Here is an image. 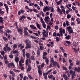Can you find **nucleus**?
<instances>
[{
  "label": "nucleus",
  "instance_id": "nucleus-45",
  "mask_svg": "<svg viewBox=\"0 0 80 80\" xmlns=\"http://www.w3.org/2000/svg\"><path fill=\"white\" fill-rule=\"evenodd\" d=\"M7 49L8 52H10V50H11V48L9 47H8Z\"/></svg>",
  "mask_w": 80,
  "mask_h": 80
},
{
  "label": "nucleus",
  "instance_id": "nucleus-57",
  "mask_svg": "<svg viewBox=\"0 0 80 80\" xmlns=\"http://www.w3.org/2000/svg\"><path fill=\"white\" fill-rule=\"evenodd\" d=\"M57 10L58 12H60L61 11V10L59 8H57Z\"/></svg>",
  "mask_w": 80,
  "mask_h": 80
},
{
  "label": "nucleus",
  "instance_id": "nucleus-6",
  "mask_svg": "<svg viewBox=\"0 0 80 80\" xmlns=\"http://www.w3.org/2000/svg\"><path fill=\"white\" fill-rule=\"evenodd\" d=\"M69 73L72 76L73 75L74 76H76V75H75V72L73 71L72 70H70L69 71Z\"/></svg>",
  "mask_w": 80,
  "mask_h": 80
},
{
  "label": "nucleus",
  "instance_id": "nucleus-41",
  "mask_svg": "<svg viewBox=\"0 0 80 80\" xmlns=\"http://www.w3.org/2000/svg\"><path fill=\"white\" fill-rule=\"evenodd\" d=\"M59 40L60 39L58 38V37H57L56 38V42H59Z\"/></svg>",
  "mask_w": 80,
  "mask_h": 80
},
{
  "label": "nucleus",
  "instance_id": "nucleus-44",
  "mask_svg": "<svg viewBox=\"0 0 80 80\" xmlns=\"http://www.w3.org/2000/svg\"><path fill=\"white\" fill-rule=\"evenodd\" d=\"M39 5L40 6H41V7H43V2H42L40 1Z\"/></svg>",
  "mask_w": 80,
  "mask_h": 80
},
{
  "label": "nucleus",
  "instance_id": "nucleus-40",
  "mask_svg": "<svg viewBox=\"0 0 80 80\" xmlns=\"http://www.w3.org/2000/svg\"><path fill=\"white\" fill-rule=\"evenodd\" d=\"M30 38H31L32 39H36V37L35 36H30Z\"/></svg>",
  "mask_w": 80,
  "mask_h": 80
},
{
  "label": "nucleus",
  "instance_id": "nucleus-1",
  "mask_svg": "<svg viewBox=\"0 0 80 80\" xmlns=\"http://www.w3.org/2000/svg\"><path fill=\"white\" fill-rule=\"evenodd\" d=\"M50 8L49 6H47L43 8V11L44 12H47V11L50 10Z\"/></svg>",
  "mask_w": 80,
  "mask_h": 80
},
{
  "label": "nucleus",
  "instance_id": "nucleus-52",
  "mask_svg": "<svg viewBox=\"0 0 80 80\" xmlns=\"http://www.w3.org/2000/svg\"><path fill=\"white\" fill-rule=\"evenodd\" d=\"M62 68H63V70H67V68H66L65 67H62Z\"/></svg>",
  "mask_w": 80,
  "mask_h": 80
},
{
  "label": "nucleus",
  "instance_id": "nucleus-16",
  "mask_svg": "<svg viewBox=\"0 0 80 80\" xmlns=\"http://www.w3.org/2000/svg\"><path fill=\"white\" fill-rule=\"evenodd\" d=\"M3 21H4V20L3 18L2 17H0V23H3Z\"/></svg>",
  "mask_w": 80,
  "mask_h": 80
},
{
  "label": "nucleus",
  "instance_id": "nucleus-53",
  "mask_svg": "<svg viewBox=\"0 0 80 80\" xmlns=\"http://www.w3.org/2000/svg\"><path fill=\"white\" fill-rule=\"evenodd\" d=\"M9 57L10 58H13V56L12 54H11L9 56Z\"/></svg>",
  "mask_w": 80,
  "mask_h": 80
},
{
  "label": "nucleus",
  "instance_id": "nucleus-60",
  "mask_svg": "<svg viewBox=\"0 0 80 80\" xmlns=\"http://www.w3.org/2000/svg\"><path fill=\"white\" fill-rule=\"evenodd\" d=\"M53 77V76L52 75H50V76H48V77L49 78H52V77Z\"/></svg>",
  "mask_w": 80,
  "mask_h": 80
},
{
  "label": "nucleus",
  "instance_id": "nucleus-61",
  "mask_svg": "<svg viewBox=\"0 0 80 80\" xmlns=\"http://www.w3.org/2000/svg\"><path fill=\"white\" fill-rule=\"evenodd\" d=\"M76 5H78V6H79V5H80V3L78 2H76Z\"/></svg>",
  "mask_w": 80,
  "mask_h": 80
},
{
  "label": "nucleus",
  "instance_id": "nucleus-11",
  "mask_svg": "<svg viewBox=\"0 0 80 80\" xmlns=\"http://www.w3.org/2000/svg\"><path fill=\"white\" fill-rule=\"evenodd\" d=\"M36 26L37 28L39 29V30H41V29H42V27H40V24H38V22H36Z\"/></svg>",
  "mask_w": 80,
  "mask_h": 80
},
{
  "label": "nucleus",
  "instance_id": "nucleus-20",
  "mask_svg": "<svg viewBox=\"0 0 80 80\" xmlns=\"http://www.w3.org/2000/svg\"><path fill=\"white\" fill-rule=\"evenodd\" d=\"M0 53H1L2 55H3V57H4V54H5V52L4 51H0Z\"/></svg>",
  "mask_w": 80,
  "mask_h": 80
},
{
  "label": "nucleus",
  "instance_id": "nucleus-51",
  "mask_svg": "<svg viewBox=\"0 0 80 80\" xmlns=\"http://www.w3.org/2000/svg\"><path fill=\"white\" fill-rule=\"evenodd\" d=\"M24 30L23 31H27V30H28V28H25L24 27Z\"/></svg>",
  "mask_w": 80,
  "mask_h": 80
},
{
  "label": "nucleus",
  "instance_id": "nucleus-22",
  "mask_svg": "<svg viewBox=\"0 0 80 80\" xmlns=\"http://www.w3.org/2000/svg\"><path fill=\"white\" fill-rule=\"evenodd\" d=\"M58 64L57 62L54 61V62H52V65L54 66V67H56V65Z\"/></svg>",
  "mask_w": 80,
  "mask_h": 80
},
{
  "label": "nucleus",
  "instance_id": "nucleus-36",
  "mask_svg": "<svg viewBox=\"0 0 80 80\" xmlns=\"http://www.w3.org/2000/svg\"><path fill=\"white\" fill-rule=\"evenodd\" d=\"M26 57L27 58H30V53H27L26 54Z\"/></svg>",
  "mask_w": 80,
  "mask_h": 80
},
{
  "label": "nucleus",
  "instance_id": "nucleus-5",
  "mask_svg": "<svg viewBox=\"0 0 80 80\" xmlns=\"http://www.w3.org/2000/svg\"><path fill=\"white\" fill-rule=\"evenodd\" d=\"M13 66V67H15V64L13 63H9L8 64L7 67H9V68H10V67H12Z\"/></svg>",
  "mask_w": 80,
  "mask_h": 80
},
{
  "label": "nucleus",
  "instance_id": "nucleus-47",
  "mask_svg": "<svg viewBox=\"0 0 80 80\" xmlns=\"http://www.w3.org/2000/svg\"><path fill=\"white\" fill-rule=\"evenodd\" d=\"M60 49L61 50H62V51L63 53H64V52H65V50H64V49H63V48H62V47L60 48Z\"/></svg>",
  "mask_w": 80,
  "mask_h": 80
},
{
  "label": "nucleus",
  "instance_id": "nucleus-28",
  "mask_svg": "<svg viewBox=\"0 0 80 80\" xmlns=\"http://www.w3.org/2000/svg\"><path fill=\"white\" fill-rule=\"evenodd\" d=\"M19 64L20 67H23V65H22V62L21 61H19Z\"/></svg>",
  "mask_w": 80,
  "mask_h": 80
},
{
  "label": "nucleus",
  "instance_id": "nucleus-59",
  "mask_svg": "<svg viewBox=\"0 0 80 80\" xmlns=\"http://www.w3.org/2000/svg\"><path fill=\"white\" fill-rule=\"evenodd\" d=\"M9 73L10 74H11V75H12L14 73V72H13V71L11 70L10 71Z\"/></svg>",
  "mask_w": 80,
  "mask_h": 80
},
{
  "label": "nucleus",
  "instance_id": "nucleus-62",
  "mask_svg": "<svg viewBox=\"0 0 80 80\" xmlns=\"http://www.w3.org/2000/svg\"><path fill=\"white\" fill-rule=\"evenodd\" d=\"M63 55L65 57H67V54L66 53H64L63 54Z\"/></svg>",
  "mask_w": 80,
  "mask_h": 80
},
{
  "label": "nucleus",
  "instance_id": "nucleus-21",
  "mask_svg": "<svg viewBox=\"0 0 80 80\" xmlns=\"http://www.w3.org/2000/svg\"><path fill=\"white\" fill-rule=\"evenodd\" d=\"M71 37V36H70V35H68L65 38H66V39H67V40H69V39Z\"/></svg>",
  "mask_w": 80,
  "mask_h": 80
},
{
  "label": "nucleus",
  "instance_id": "nucleus-48",
  "mask_svg": "<svg viewBox=\"0 0 80 80\" xmlns=\"http://www.w3.org/2000/svg\"><path fill=\"white\" fill-rule=\"evenodd\" d=\"M53 36L54 37H57V33L56 32H54L53 33Z\"/></svg>",
  "mask_w": 80,
  "mask_h": 80
},
{
  "label": "nucleus",
  "instance_id": "nucleus-12",
  "mask_svg": "<svg viewBox=\"0 0 80 80\" xmlns=\"http://www.w3.org/2000/svg\"><path fill=\"white\" fill-rule=\"evenodd\" d=\"M25 42L26 45H28L29 44L31 43V42L28 39L26 40Z\"/></svg>",
  "mask_w": 80,
  "mask_h": 80
},
{
  "label": "nucleus",
  "instance_id": "nucleus-55",
  "mask_svg": "<svg viewBox=\"0 0 80 80\" xmlns=\"http://www.w3.org/2000/svg\"><path fill=\"white\" fill-rule=\"evenodd\" d=\"M27 79H28V78L26 76H25L23 79V80H27Z\"/></svg>",
  "mask_w": 80,
  "mask_h": 80
},
{
  "label": "nucleus",
  "instance_id": "nucleus-4",
  "mask_svg": "<svg viewBox=\"0 0 80 80\" xmlns=\"http://www.w3.org/2000/svg\"><path fill=\"white\" fill-rule=\"evenodd\" d=\"M16 28L17 30L18 31V32H21L20 34L21 35H23V31L22 30V29H20V28H18V26H17Z\"/></svg>",
  "mask_w": 80,
  "mask_h": 80
},
{
  "label": "nucleus",
  "instance_id": "nucleus-15",
  "mask_svg": "<svg viewBox=\"0 0 80 80\" xmlns=\"http://www.w3.org/2000/svg\"><path fill=\"white\" fill-rule=\"evenodd\" d=\"M31 45L32 44L31 43L29 44V45H27V46H26L25 47L26 49H28V48H32V46H31Z\"/></svg>",
  "mask_w": 80,
  "mask_h": 80
},
{
  "label": "nucleus",
  "instance_id": "nucleus-3",
  "mask_svg": "<svg viewBox=\"0 0 80 80\" xmlns=\"http://www.w3.org/2000/svg\"><path fill=\"white\" fill-rule=\"evenodd\" d=\"M39 18L40 20V21H42L41 22V23H42L43 28H46V25H45V22L43 21V18H42L41 17V18Z\"/></svg>",
  "mask_w": 80,
  "mask_h": 80
},
{
  "label": "nucleus",
  "instance_id": "nucleus-64",
  "mask_svg": "<svg viewBox=\"0 0 80 80\" xmlns=\"http://www.w3.org/2000/svg\"><path fill=\"white\" fill-rule=\"evenodd\" d=\"M76 65H80V61L76 63Z\"/></svg>",
  "mask_w": 80,
  "mask_h": 80
},
{
  "label": "nucleus",
  "instance_id": "nucleus-10",
  "mask_svg": "<svg viewBox=\"0 0 80 80\" xmlns=\"http://www.w3.org/2000/svg\"><path fill=\"white\" fill-rule=\"evenodd\" d=\"M44 20L46 23H48L49 22V20H50V18L48 16L45 17Z\"/></svg>",
  "mask_w": 80,
  "mask_h": 80
},
{
  "label": "nucleus",
  "instance_id": "nucleus-23",
  "mask_svg": "<svg viewBox=\"0 0 80 80\" xmlns=\"http://www.w3.org/2000/svg\"><path fill=\"white\" fill-rule=\"evenodd\" d=\"M63 77L65 79H68V77L65 74H63Z\"/></svg>",
  "mask_w": 80,
  "mask_h": 80
},
{
  "label": "nucleus",
  "instance_id": "nucleus-34",
  "mask_svg": "<svg viewBox=\"0 0 80 80\" xmlns=\"http://www.w3.org/2000/svg\"><path fill=\"white\" fill-rule=\"evenodd\" d=\"M31 60H35V58H34V56H31Z\"/></svg>",
  "mask_w": 80,
  "mask_h": 80
},
{
  "label": "nucleus",
  "instance_id": "nucleus-30",
  "mask_svg": "<svg viewBox=\"0 0 80 80\" xmlns=\"http://www.w3.org/2000/svg\"><path fill=\"white\" fill-rule=\"evenodd\" d=\"M29 61V59H27L26 61V65H28V62Z\"/></svg>",
  "mask_w": 80,
  "mask_h": 80
},
{
  "label": "nucleus",
  "instance_id": "nucleus-33",
  "mask_svg": "<svg viewBox=\"0 0 80 80\" xmlns=\"http://www.w3.org/2000/svg\"><path fill=\"white\" fill-rule=\"evenodd\" d=\"M26 70L27 72H30V71L32 70V68H28Z\"/></svg>",
  "mask_w": 80,
  "mask_h": 80
},
{
  "label": "nucleus",
  "instance_id": "nucleus-54",
  "mask_svg": "<svg viewBox=\"0 0 80 80\" xmlns=\"http://www.w3.org/2000/svg\"><path fill=\"white\" fill-rule=\"evenodd\" d=\"M33 11L34 12H36V13H38V11H37V10L35 9H33Z\"/></svg>",
  "mask_w": 80,
  "mask_h": 80
},
{
  "label": "nucleus",
  "instance_id": "nucleus-46",
  "mask_svg": "<svg viewBox=\"0 0 80 80\" xmlns=\"http://www.w3.org/2000/svg\"><path fill=\"white\" fill-rule=\"evenodd\" d=\"M43 74V76L44 77H45V76H47V75H48V73H46V72L44 73Z\"/></svg>",
  "mask_w": 80,
  "mask_h": 80
},
{
  "label": "nucleus",
  "instance_id": "nucleus-8",
  "mask_svg": "<svg viewBox=\"0 0 80 80\" xmlns=\"http://www.w3.org/2000/svg\"><path fill=\"white\" fill-rule=\"evenodd\" d=\"M30 27L31 28L32 30H37V27H35L34 25H30Z\"/></svg>",
  "mask_w": 80,
  "mask_h": 80
},
{
  "label": "nucleus",
  "instance_id": "nucleus-38",
  "mask_svg": "<svg viewBox=\"0 0 80 80\" xmlns=\"http://www.w3.org/2000/svg\"><path fill=\"white\" fill-rule=\"evenodd\" d=\"M4 13V12L2 11V9H0V14H3Z\"/></svg>",
  "mask_w": 80,
  "mask_h": 80
},
{
  "label": "nucleus",
  "instance_id": "nucleus-7",
  "mask_svg": "<svg viewBox=\"0 0 80 80\" xmlns=\"http://www.w3.org/2000/svg\"><path fill=\"white\" fill-rule=\"evenodd\" d=\"M76 46H77V45L75 44V45H73L72 47V50L73 52H75V53H77V50L76 49L74 48V47H76Z\"/></svg>",
  "mask_w": 80,
  "mask_h": 80
},
{
  "label": "nucleus",
  "instance_id": "nucleus-14",
  "mask_svg": "<svg viewBox=\"0 0 80 80\" xmlns=\"http://www.w3.org/2000/svg\"><path fill=\"white\" fill-rule=\"evenodd\" d=\"M60 8H62V10L64 13H65V7L63 6H62L60 7Z\"/></svg>",
  "mask_w": 80,
  "mask_h": 80
},
{
  "label": "nucleus",
  "instance_id": "nucleus-35",
  "mask_svg": "<svg viewBox=\"0 0 80 80\" xmlns=\"http://www.w3.org/2000/svg\"><path fill=\"white\" fill-rule=\"evenodd\" d=\"M12 53L14 54H15V53H18V51H17L16 50L13 51L12 52Z\"/></svg>",
  "mask_w": 80,
  "mask_h": 80
},
{
  "label": "nucleus",
  "instance_id": "nucleus-39",
  "mask_svg": "<svg viewBox=\"0 0 80 80\" xmlns=\"http://www.w3.org/2000/svg\"><path fill=\"white\" fill-rule=\"evenodd\" d=\"M67 18L68 19H69V18H71V15L70 14H68L67 15Z\"/></svg>",
  "mask_w": 80,
  "mask_h": 80
},
{
  "label": "nucleus",
  "instance_id": "nucleus-29",
  "mask_svg": "<svg viewBox=\"0 0 80 80\" xmlns=\"http://www.w3.org/2000/svg\"><path fill=\"white\" fill-rule=\"evenodd\" d=\"M67 29L68 31H69L70 30L72 29V27H67Z\"/></svg>",
  "mask_w": 80,
  "mask_h": 80
},
{
  "label": "nucleus",
  "instance_id": "nucleus-58",
  "mask_svg": "<svg viewBox=\"0 0 80 80\" xmlns=\"http://www.w3.org/2000/svg\"><path fill=\"white\" fill-rule=\"evenodd\" d=\"M50 61H51V62H52V63L54 62V60H53V58H52L51 59Z\"/></svg>",
  "mask_w": 80,
  "mask_h": 80
},
{
  "label": "nucleus",
  "instance_id": "nucleus-37",
  "mask_svg": "<svg viewBox=\"0 0 80 80\" xmlns=\"http://www.w3.org/2000/svg\"><path fill=\"white\" fill-rule=\"evenodd\" d=\"M17 46H18V45L17 44H15L13 46V48H14V49H15V48H17Z\"/></svg>",
  "mask_w": 80,
  "mask_h": 80
},
{
  "label": "nucleus",
  "instance_id": "nucleus-42",
  "mask_svg": "<svg viewBox=\"0 0 80 80\" xmlns=\"http://www.w3.org/2000/svg\"><path fill=\"white\" fill-rule=\"evenodd\" d=\"M40 13H41V14H42V17H44L45 16L44 13H43V12L42 11H41L40 12Z\"/></svg>",
  "mask_w": 80,
  "mask_h": 80
},
{
  "label": "nucleus",
  "instance_id": "nucleus-63",
  "mask_svg": "<svg viewBox=\"0 0 80 80\" xmlns=\"http://www.w3.org/2000/svg\"><path fill=\"white\" fill-rule=\"evenodd\" d=\"M44 65H45V64H44V63H42L41 66V67H42V68L44 67Z\"/></svg>",
  "mask_w": 80,
  "mask_h": 80
},
{
  "label": "nucleus",
  "instance_id": "nucleus-32",
  "mask_svg": "<svg viewBox=\"0 0 80 80\" xmlns=\"http://www.w3.org/2000/svg\"><path fill=\"white\" fill-rule=\"evenodd\" d=\"M51 12H55V9H54V8H53L52 7L51 8Z\"/></svg>",
  "mask_w": 80,
  "mask_h": 80
},
{
  "label": "nucleus",
  "instance_id": "nucleus-25",
  "mask_svg": "<svg viewBox=\"0 0 80 80\" xmlns=\"http://www.w3.org/2000/svg\"><path fill=\"white\" fill-rule=\"evenodd\" d=\"M23 33L25 35H28V33L27 31H23Z\"/></svg>",
  "mask_w": 80,
  "mask_h": 80
},
{
  "label": "nucleus",
  "instance_id": "nucleus-27",
  "mask_svg": "<svg viewBox=\"0 0 80 80\" xmlns=\"http://www.w3.org/2000/svg\"><path fill=\"white\" fill-rule=\"evenodd\" d=\"M69 33V34H70V33H73V29H72L70 30V31H68Z\"/></svg>",
  "mask_w": 80,
  "mask_h": 80
},
{
  "label": "nucleus",
  "instance_id": "nucleus-24",
  "mask_svg": "<svg viewBox=\"0 0 80 80\" xmlns=\"http://www.w3.org/2000/svg\"><path fill=\"white\" fill-rule=\"evenodd\" d=\"M26 18V17H25V16L24 15L22 16L20 18V20H21V21H22L23 18Z\"/></svg>",
  "mask_w": 80,
  "mask_h": 80
},
{
  "label": "nucleus",
  "instance_id": "nucleus-31",
  "mask_svg": "<svg viewBox=\"0 0 80 80\" xmlns=\"http://www.w3.org/2000/svg\"><path fill=\"white\" fill-rule=\"evenodd\" d=\"M66 24L67 26H69V22L67 21V20L66 21Z\"/></svg>",
  "mask_w": 80,
  "mask_h": 80
},
{
  "label": "nucleus",
  "instance_id": "nucleus-19",
  "mask_svg": "<svg viewBox=\"0 0 80 80\" xmlns=\"http://www.w3.org/2000/svg\"><path fill=\"white\" fill-rule=\"evenodd\" d=\"M6 33H12V31L8 29L6 31Z\"/></svg>",
  "mask_w": 80,
  "mask_h": 80
},
{
  "label": "nucleus",
  "instance_id": "nucleus-50",
  "mask_svg": "<svg viewBox=\"0 0 80 80\" xmlns=\"http://www.w3.org/2000/svg\"><path fill=\"white\" fill-rule=\"evenodd\" d=\"M38 70H41L40 69H41V68H42V67H41V65L38 66Z\"/></svg>",
  "mask_w": 80,
  "mask_h": 80
},
{
  "label": "nucleus",
  "instance_id": "nucleus-49",
  "mask_svg": "<svg viewBox=\"0 0 80 80\" xmlns=\"http://www.w3.org/2000/svg\"><path fill=\"white\" fill-rule=\"evenodd\" d=\"M56 3L58 5H59V4L60 3H61V1H59L58 2H56Z\"/></svg>",
  "mask_w": 80,
  "mask_h": 80
},
{
  "label": "nucleus",
  "instance_id": "nucleus-18",
  "mask_svg": "<svg viewBox=\"0 0 80 80\" xmlns=\"http://www.w3.org/2000/svg\"><path fill=\"white\" fill-rule=\"evenodd\" d=\"M59 33L60 34V35L61 37H62L63 36V34H62V28H61L59 29Z\"/></svg>",
  "mask_w": 80,
  "mask_h": 80
},
{
  "label": "nucleus",
  "instance_id": "nucleus-43",
  "mask_svg": "<svg viewBox=\"0 0 80 80\" xmlns=\"http://www.w3.org/2000/svg\"><path fill=\"white\" fill-rule=\"evenodd\" d=\"M74 71H77L78 72H79V70L77 68H75L74 69Z\"/></svg>",
  "mask_w": 80,
  "mask_h": 80
},
{
  "label": "nucleus",
  "instance_id": "nucleus-17",
  "mask_svg": "<svg viewBox=\"0 0 80 80\" xmlns=\"http://www.w3.org/2000/svg\"><path fill=\"white\" fill-rule=\"evenodd\" d=\"M15 60L16 62H18L19 61V58L17 57H16L15 58Z\"/></svg>",
  "mask_w": 80,
  "mask_h": 80
},
{
  "label": "nucleus",
  "instance_id": "nucleus-26",
  "mask_svg": "<svg viewBox=\"0 0 80 80\" xmlns=\"http://www.w3.org/2000/svg\"><path fill=\"white\" fill-rule=\"evenodd\" d=\"M38 73L39 74V75L40 76L42 75V71L41 70H38Z\"/></svg>",
  "mask_w": 80,
  "mask_h": 80
},
{
  "label": "nucleus",
  "instance_id": "nucleus-56",
  "mask_svg": "<svg viewBox=\"0 0 80 80\" xmlns=\"http://www.w3.org/2000/svg\"><path fill=\"white\" fill-rule=\"evenodd\" d=\"M37 53L38 55H40V51L38 50L37 51Z\"/></svg>",
  "mask_w": 80,
  "mask_h": 80
},
{
  "label": "nucleus",
  "instance_id": "nucleus-2",
  "mask_svg": "<svg viewBox=\"0 0 80 80\" xmlns=\"http://www.w3.org/2000/svg\"><path fill=\"white\" fill-rule=\"evenodd\" d=\"M42 34L43 35V37H48V32H46L45 30H43L42 31Z\"/></svg>",
  "mask_w": 80,
  "mask_h": 80
},
{
  "label": "nucleus",
  "instance_id": "nucleus-13",
  "mask_svg": "<svg viewBox=\"0 0 80 80\" xmlns=\"http://www.w3.org/2000/svg\"><path fill=\"white\" fill-rule=\"evenodd\" d=\"M43 59L45 60V62H46L47 64H48V59L46 57H43Z\"/></svg>",
  "mask_w": 80,
  "mask_h": 80
},
{
  "label": "nucleus",
  "instance_id": "nucleus-9",
  "mask_svg": "<svg viewBox=\"0 0 80 80\" xmlns=\"http://www.w3.org/2000/svg\"><path fill=\"white\" fill-rule=\"evenodd\" d=\"M70 43H71L70 41H66L65 43H64V45H66V46H68L69 47L70 46Z\"/></svg>",
  "mask_w": 80,
  "mask_h": 80
}]
</instances>
